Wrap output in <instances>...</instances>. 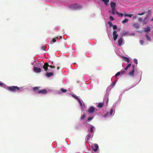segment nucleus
Returning a JSON list of instances; mask_svg holds the SVG:
<instances>
[{"mask_svg": "<svg viewBox=\"0 0 153 153\" xmlns=\"http://www.w3.org/2000/svg\"><path fill=\"white\" fill-rule=\"evenodd\" d=\"M57 69L58 70H59V67H58L57 68Z\"/></svg>", "mask_w": 153, "mask_h": 153, "instance_id": "nucleus-56", "label": "nucleus"}, {"mask_svg": "<svg viewBox=\"0 0 153 153\" xmlns=\"http://www.w3.org/2000/svg\"><path fill=\"white\" fill-rule=\"evenodd\" d=\"M49 65L48 63H45L43 66V68L45 71H47L48 70V67Z\"/></svg>", "mask_w": 153, "mask_h": 153, "instance_id": "nucleus-6", "label": "nucleus"}, {"mask_svg": "<svg viewBox=\"0 0 153 153\" xmlns=\"http://www.w3.org/2000/svg\"><path fill=\"white\" fill-rule=\"evenodd\" d=\"M145 36L146 37L147 40L149 41H151V39L150 37L149 36V35L147 34H145Z\"/></svg>", "mask_w": 153, "mask_h": 153, "instance_id": "nucleus-18", "label": "nucleus"}, {"mask_svg": "<svg viewBox=\"0 0 153 153\" xmlns=\"http://www.w3.org/2000/svg\"><path fill=\"white\" fill-rule=\"evenodd\" d=\"M108 99L107 100V102H108Z\"/></svg>", "mask_w": 153, "mask_h": 153, "instance_id": "nucleus-57", "label": "nucleus"}, {"mask_svg": "<svg viewBox=\"0 0 153 153\" xmlns=\"http://www.w3.org/2000/svg\"><path fill=\"white\" fill-rule=\"evenodd\" d=\"M115 85V82H113V83H112V85H111V86H113V87H114V85Z\"/></svg>", "mask_w": 153, "mask_h": 153, "instance_id": "nucleus-46", "label": "nucleus"}, {"mask_svg": "<svg viewBox=\"0 0 153 153\" xmlns=\"http://www.w3.org/2000/svg\"><path fill=\"white\" fill-rule=\"evenodd\" d=\"M133 68L132 69V70L131 72H130L129 73V76L134 77V65H132Z\"/></svg>", "mask_w": 153, "mask_h": 153, "instance_id": "nucleus-5", "label": "nucleus"}, {"mask_svg": "<svg viewBox=\"0 0 153 153\" xmlns=\"http://www.w3.org/2000/svg\"><path fill=\"white\" fill-rule=\"evenodd\" d=\"M116 13L118 15L119 14V13L117 11L116 12Z\"/></svg>", "mask_w": 153, "mask_h": 153, "instance_id": "nucleus-52", "label": "nucleus"}, {"mask_svg": "<svg viewBox=\"0 0 153 153\" xmlns=\"http://www.w3.org/2000/svg\"><path fill=\"white\" fill-rule=\"evenodd\" d=\"M148 13H151V11L150 10H149V11L147 12Z\"/></svg>", "mask_w": 153, "mask_h": 153, "instance_id": "nucleus-50", "label": "nucleus"}, {"mask_svg": "<svg viewBox=\"0 0 153 153\" xmlns=\"http://www.w3.org/2000/svg\"><path fill=\"white\" fill-rule=\"evenodd\" d=\"M113 109H110V116H111L113 113Z\"/></svg>", "mask_w": 153, "mask_h": 153, "instance_id": "nucleus-35", "label": "nucleus"}, {"mask_svg": "<svg viewBox=\"0 0 153 153\" xmlns=\"http://www.w3.org/2000/svg\"><path fill=\"white\" fill-rule=\"evenodd\" d=\"M94 129V128L93 126H92L90 128V131H89L90 132L92 133L93 132V129Z\"/></svg>", "mask_w": 153, "mask_h": 153, "instance_id": "nucleus-23", "label": "nucleus"}, {"mask_svg": "<svg viewBox=\"0 0 153 153\" xmlns=\"http://www.w3.org/2000/svg\"><path fill=\"white\" fill-rule=\"evenodd\" d=\"M49 67L51 68H55V67L54 66H52V65H49Z\"/></svg>", "mask_w": 153, "mask_h": 153, "instance_id": "nucleus-42", "label": "nucleus"}, {"mask_svg": "<svg viewBox=\"0 0 153 153\" xmlns=\"http://www.w3.org/2000/svg\"><path fill=\"white\" fill-rule=\"evenodd\" d=\"M104 104L103 103H98L97 107L98 108H101L103 106Z\"/></svg>", "mask_w": 153, "mask_h": 153, "instance_id": "nucleus-16", "label": "nucleus"}, {"mask_svg": "<svg viewBox=\"0 0 153 153\" xmlns=\"http://www.w3.org/2000/svg\"><path fill=\"white\" fill-rule=\"evenodd\" d=\"M108 23L109 25V27H111L113 26V24L111 22H108Z\"/></svg>", "mask_w": 153, "mask_h": 153, "instance_id": "nucleus-25", "label": "nucleus"}, {"mask_svg": "<svg viewBox=\"0 0 153 153\" xmlns=\"http://www.w3.org/2000/svg\"><path fill=\"white\" fill-rule=\"evenodd\" d=\"M133 15L132 14H127V16L131 17Z\"/></svg>", "mask_w": 153, "mask_h": 153, "instance_id": "nucleus-43", "label": "nucleus"}, {"mask_svg": "<svg viewBox=\"0 0 153 153\" xmlns=\"http://www.w3.org/2000/svg\"><path fill=\"white\" fill-rule=\"evenodd\" d=\"M119 16H121V17H122V16H123V14L122 13H119Z\"/></svg>", "mask_w": 153, "mask_h": 153, "instance_id": "nucleus-44", "label": "nucleus"}, {"mask_svg": "<svg viewBox=\"0 0 153 153\" xmlns=\"http://www.w3.org/2000/svg\"><path fill=\"white\" fill-rule=\"evenodd\" d=\"M123 42V39L122 38H120L118 41V45H119L120 46L122 45V44Z\"/></svg>", "mask_w": 153, "mask_h": 153, "instance_id": "nucleus-13", "label": "nucleus"}, {"mask_svg": "<svg viewBox=\"0 0 153 153\" xmlns=\"http://www.w3.org/2000/svg\"><path fill=\"white\" fill-rule=\"evenodd\" d=\"M123 59L124 61H126L128 63L129 62V59L128 58L126 57H124V56H123Z\"/></svg>", "mask_w": 153, "mask_h": 153, "instance_id": "nucleus-14", "label": "nucleus"}, {"mask_svg": "<svg viewBox=\"0 0 153 153\" xmlns=\"http://www.w3.org/2000/svg\"><path fill=\"white\" fill-rule=\"evenodd\" d=\"M137 16L136 15L134 16L133 17V19H135L137 18Z\"/></svg>", "mask_w": 153, "mask_h": 153, "instance_id": "nucleus-45", "label": "nucleus"}, {"mask_svg": "<svg viewBox=\"0 0 153 153\" xmlns=\"http://www.w3.org/2000/svg\"><path fill=\"white\" fill-rule=\"evenodd\" d=\"M113 29L114 30H116L117 29V27L116 25H114L113 26Z\"/></svg>", "mask_w": 153, "mask_h": 153, "instance_id": "nucleus-37", "label": "nucleus"}, {"mask_svg": "<svg viewBox=\"0 0 153 153\" xmlns=\"http://www.w3.org/2000/svg\"><path fill=\"white\" fill-rule=\"evenodd\" d=\"M131 64L130 63L128 64L127 67L125 68V70H127L128 69V68L131 66Z\"/></svg>", "mask_w": 153, "mask_h": 153, "instance_id": "nucleus-22", "label": "nucleus"}, {"mask_svg": "<svg viewBox=\"0 0 153 153\" xmlns=\"http://www.w3.org/2000/svg\"><path fill=\"white\" fill-rule=\"evenodd\" d=\"M72 96L76 100L78 98L76 96L74 95H72Z\"/></svg>", "mask_w": 153, "mask_h": 153, "instance_id": "nucleus-40", "label": "nucleus"}, {"mask_svg": "<svg viewBox=\"0 0 153 153\" xmlns=\"http://www.w3.org/2000/svg\"><path fill=\"white\" fill-rule=\"evenodd\" d=\"M146 13L145 12H143L141 13H139L138 14V15L139 16H142L144 14Z\"/></svg>", "mask_w": 153, "mask_h": 153, "instance_id": "nucleus-29", "label": "nucleus"}, {"mask_svg": "<svg viewBox=\"0 0 153 153\" xmlns=\"http://www.w3.org/2000/svg\"><path fill=\"white\" fill-rule=\"evenodd\" d=\"M151 21H153V17L151 19Z\"/></svg>", "mask_w": 153, "mask_h": 153, "instance_id": "nucleus-55", "label": "nucleus"}, {"mask_svg": "<svg viewBox=\"0 0 153 153\" xmlns=\"http://www.w3.org/2000/svg\"><path fill=\"white\" fill-rule=\"evenodd\" d=\"M113 39L115 41L116 40L118 36V35L117 34V31L116 30H114L113 32Z\"/></svg>", "mask_w": 153, "mask_h": 153, "instance_id": "nucleus-3", "label": "nucleus"}, {"mask_svg": "<svg viewBox=\"0 0 153 153\" xmlns=\"http://www.w3.org/2000/svg\"><path fill=\"white\" fill-rule=\"evenodd\" d=\"M91 137V135L90 134H88L86 136V138L87 140H89Z\"/></svg>", "mask_w": 153, "mask_h": 153, "instance_id": "nucleus-19", "label": "nucleus"}, {"mask_svg": "<svg viewBox=\"0 0 153 153\" xmlns=\"http://www.w3.org/2000/svg\"><path fill=\"white\" fill-rule=\"evenodd\" d=\"M111 7L112 8V9H115V7L116 5V4L113 2H111Z\"/></svg>", "mask_w": 153, "mask_h": 153, "instance_id": "nucleus-11", "label": "nucleus"}, {"mask_svg": "<svg viewBox=\"0 0 153 153\" xmlns=\"http://www.w3.org/2000/svg\"><path fill=\"white\" fill-rule=\"evenodd\" d=\"M109 113V112H107L106 114H104V116H104L105 117H107V115H108Z\"/></svg>", "mask_w": 153, "mask_h": 153, "instance_id": "nucleus-39", "label": "nucleus"}, {"mask_svg": "<svg viewBox=\"0 0 153 153\" xmlns=\"http://www.w3.org/2000/svg\"><path fill=\"white\" fill-rule=\"evenodd\" d=\"M71 7L73 8L76 9L79 8V7L78 6L77 4H73L71 5Z\"/></svg>", "mask_w": 153, "mask_h": 153, "instance_id": "nucleus-10", "label": "nucleus"}, {"mask_svg": "<svg viewBox=\"0 0 153 153\" xmlns=\"http://www.w3.org/2000/svg\"><path fill=\"white\" fill-rule=\"evenodd\" d=\"M128 21V19H125L124 20L122 21V23L123 24H124L127 22Z\"/></svg>", "mask_w": 153, "mask_h": 153, "instance_id": "nucleus-20", "label": "nucleus"}, {"mask_svg": "<svg viewBox=\"0 0 153 153\" xmlns=\"http://www.w3.org/2000/svg\"><path fill=\"white\" fill-rule=\"evenodd\" d=\"M133 26L137 29L139 27V25L137 23H134L133 24Z\"/></svg>", "mask_w": 153, "mask_h": 153, "instance_id": "nucleus-17", "label": "nucleus"}, {"mask_svg": "<svg viewBox=\"0 0 153 153\" xmlns=\"http://www.w3.org/2000/svg\"><path fill=\"white\" fill-rule=\"evenodd\" d=\"M58 39V37H56L55 38H54L53 39H52V42H56V39Z\"/></svg>", "mask_w": 153, "mask_h": 153, "instance_id": "nucleus-24", "label": "nucleus"}, {"mask_svg": "<svg viewBox=\"0 0 153 153\" xmlns=\"http://www.w3.org/2000/svg\"><path fill=\"white\" fill-rule=\"evenodd\" d=\"M79 104H80V106H82V102H81H81H79Z\"/></svg>", "mask_w": 153, "mask_h": 153, "instance_id": "nucleus-47", "label": "nucleus"}, {"mask_svg": "<svg viewBox=\"0 0 153 153\" xmlns=\"http://www.w3.org/2000/svg\"><path fill=\"white\" fill-rule=\"evenodd\" d=\"M91 148L93 149V150L94 152H96L98 150L99 146L97 144H94V146H91Z\"/></svg>", "mask_w": 153, "mask_h": 153, "instance_id": "nucleus-2", "label": "nucleus"}, {"mask_svg": "<svg viewBox=\"0 0 153 153\" xmlns=\"http://www.w3.org/2000/svg\"><path fill=\"white\" fill-rule=\"evenodd\" d=\"M142 20H143V19H142V18L141 17H140L138 19V20L139 22H141L142 21Z\"/></svg>", "mask_w": 153, "mask_h": 153, "instance_id": "nucleus-38", "label": "nucleus"}, {"mask_svg": "<svg viewBox=\"0 0 153 153\" xmlns=\"http://www.w3.org/2000/svg\"><path fill=\"white\" fill-rule=\"evenodd\" d=\"M140 42L141 45H143L144 43V42L143 40H141L140 41Z\"/></svg>", "mask_w": 153, "mask_h": 153, "instance_id": "nucleus-32", "label": "nucleus"}, {"mask_svg": "<svg viewBox=\"0 0 153 153\" xmlns=\"http://www.w3.org/2000/svg\"><path fill=\"white\" fill-rule=\"evenodd\" d=\"M40 87H34L33 88V91H35L36 93H37V92H38V91L39 90V89Z\"/></svg>", "mask_w": 153, "mask_h": 153, "instance_id": "nucleus-12", "label": "nucleus"}, {"mask_svg": "<svg viewBox=\"0 0 153 153\" xmlns=\"http://www.w3.org/2000/svg\"><path fill=\"white\" fill-rule=\"evenodd\" d=\"M120 72H117V74H115V77H117V76H118L120 74Z\"/></svg>", "mask_w": 153, "mask_h": 153, "instance_id": "nucleus-31", "label": "nucleus"}, {"mask_svg": "<svg viewBox=\"0 0 153 153\" xmlns=\"http://www.w3.org/2000/svg\"><path fill=\"white\" fill-rule=\"evenodd\" d=\"M46 48V46H42L41 47V49L42 50L45 51V49Z\"/></svg>", "mask_w": 153, "mask_h": 153, "instance_id": "nucleus-30", "label": "nucleus"}, {"mask_svg": "<svg viewBox=\"0 0 153 153\" xmlns=\"http://www.w3.org/2000/svg\"><path fill=\"white\" fill-rule=\"evenodd\" d=\"M85 117V114H83L81 117V120H83Z\"/></svg>", "mask_w": 153, "mask_h": 153, "instance_id": "nucleus-26", "label": "nucleus"}, {"mask_svg": "<svg viewBox=\"0 0 153 153\" xmlns=\"http://www.w3.org/2000/svg\"><path fill=\"white\" fill-rule=\"evenodd\" d=\"M34 71L36 72V73H40L41 72V69L37 67H34Z\"/></svg>", "mask_w": 153, "mask_h": 153, "instance_id": "nucleus-8", "label": "nucleus"}, {"mask_svg": "<svg viewBox=\"0 0 153 153\" xmlns=\"http://www.w3.org/2000/svg\"><path fill=\"white\" fill-rule=\"evenodd\" d=\"M47 93V91L45 89H43L40 90H39L37 92V94H46Z\"/></svg>", "mask_w": 153, "mask_h": 153, "instance_id": "nucleus-4", "label": "nucleus"}, {"mask_svg": "<svg viewBox=\"0 0 153 153\" xmlns=\"http://www.w3.org/2000/svg\"><path fill=\"white\" fill-rule=\"evenodd\" d=\"M134 61L136 65L137 64V60L136 59H134Z\"/></svg>", "mask_w": 153, "mask_h": 153, "instance_id": "nucleus-34", "label": "nucleus"}, {"mask_svg": "<svg viewBox=\"0 0 153 153\" xmlns=\"http://www.w3.org/2000/svg\"><path fill=\"white\" fill-rule=\"evenodd\" d=\"M7 89L11 92H16L20 91L19 88L17 86H12L7 87Z\"/></svg>", "mask_w": 153, "mask_h": 153, "instance_id": "nucleus-1", "label": "nucleus"}, {"mask_svg": "<svg viewBox=\"0 0 153 153\" xmlns=\"http://www.w3.org/2000/svg\"><path fill=\"white\" fill-rule=\"evenodd\" d=\"M95 110V108L93 107H91L89 108L88 111L90 113H92L94 112Z\"/></svg>", "mask_w": 153, "mask_h": 153, "instance_id": "nucleus-7", "label": "nucleus"}, {"mask_svg": "<svg viewBox=\"0 0 153 153\" xmlns=\"http://www.w3.org/2000/svg\"><path fill=\"white\" fill-rule=\"evenodd\" d=\"M127 16V14H124V16L126 17V16Z\"/></svg>", "mask_w": 153, "mask_h": 153, "instance_id": "nucleus-51", "label": "nucleus"}, {"mask_svg": "<svg viewBox=\"0 0 153 153\" xmlns=\"http://www.w3.org/2000/svg\"><path fill=\"white\" fill-rule=\"evenodd\" d=\"M120 73L122 74H125L126 72V71H125V70H122L120 71Z\"/></svg>", "mask_w": 153, "mask_h": 153, "instance_id": "nucleus-33", "label": "nucleus"}, {"mask_svg": "<svg viewBox=\"0 0 153 153\" xmlns=\"http://www.w3.org/2000/svg\"><path fill=\"white\" fill-rule=\"evenodd\" d=\"M54 74L52 72H47L46 73L45 75L48 77L53 76Z\"/></svg>", "mask_w": 153, "mask_h": 153, "instance_id": "nucleus-9", "label": "nucleus"}, {"mask_svg": "<svg viewBox=\"0 0 153 153\" xmlns=\"http://www.w3.org/2000/svg\"><path fill=\"white\" fill-rule=\"evenodd\" d=\"M77 100L79 102H81V100H80L79 98H78Z\"/></svg>", "mask_w": 153, "mask_h": 153, "instance_id": "nucleus-48", "label": "nucleus"}, {"mask_svg": "<svg viewBox=\"0 0 153 153\" xmlns=\"http://www.w3.org/2000/svg\"><path fill=\"white\" fill-rule=\"evenodd\" d=\"M102 1H103L105 4H106L109 2V0H102Z\"/></svg>", "mask_w": 153, "mask_h": 153, "instance_id": "nucleus-21", "label": "nucleus"}, {"mask_svg": "<svg viewBox=\"0 0 153 153\" xmlns=\"http://www.w3.org/2000/svg\"><path fill=\"white\" fill-rule=\"evenodd\" d=\"M147 17H146L144 18V20H146L147 19Z\"/></svg>", "mask_w": 153, "mask_h": 153, "instance_id": "nucleus-54", "label": "nucleus"}, {"mask_svg": "<svg viewBox=\"0 0 153 153\" xmlns=\"http://www.w3.org/2000/svg\"><path fill=\"white\" fill-rule=\"evenodd\" d=\"M150 30V27L149 26H148L144 29V31L145 32H148Z\"/></svg>", "mask_w": 153, "mask_h": 153, "instance_id": "nucleus-15", "label": "nucleus"}, {"mask_svg": "<svg viewBox=\"0 0 153 153\" xmlns=\"http://www.w3.org/2000/svg\"><path fill=\"white\" fill-rule=\"evenodd\" d=\"M109 19H110L111 21H112L114 20V18L112 16H110L109 17Z\"/></svg>", "mask_w": 153, "mask_h": 153, "instance_id": "nucleus-36", "label": "nucleus"}, {"mask_svg": "<svg viewBox=\"0 0 153 153\" xmlns=\"http://www.w3.org/2000/svg\"><path fill=\"white\" fill-rule=\"evenodd\" d=\"M112 9V12H111V14L112 15H114L115 13V9L114 8V9Z\"/></svg>", "mask_w": 153, "mask_h": 153, "instance_id": "nucleus-28", "label": "nucleus"}, {"mask_svg": "<svg viewBox=\"0 0 153 153\" xmlns=\"http://www.w3.org/2000/svg\"><path fill=\"white\" fill-rule=\"evenodd\" d=\"M143 24V25H145L146 24V22H145L144 21V20Z\"/></svg>", "mask_w": 153, "mask_h": 153, "instance_id": "nucleus-49", "label": "nucleus"}, {"mask_svg": "<svg viewBox=\"0 0 153 153\" xmlns=\"http://www.w3.org/2000/svg\"><path fill=\"white\" fill-rule=\"evenodd\" d=\"M61 91L63 92H65L67 91V90L63 88H62L61 89Z\"/></svg>", "mask_w": 153, "mask_h": 153, "instance_id": "nucleus-27", "label": "nucleus"}, {"mask_svg": "<svg viewBox=\"0 0 153 153\" xmlns=\"http://www.w3.org/2000/svg\"><path fill=\"white\" fill-rule=\"evenodd\" d=\"M93 118V117H89V118L88 119V121H91V120H92Z\"/></svg>", "mask_w": 153, "mask_h": 153, "instance_id": "nucleus-41", "label": "nucleus"}, {"mask_svg": "<svg viewBox=\"0 0 153 153\" xmlns=\"http://www.w3.org/2000/svg\"><path fill=\"white\" fill-rule=\"evenodd\" d=\"M3 85V84L2 83L0 82V85L2 86Z\"/></svg>", "mask_w": 153, "mask_h": 153, "instance_id": "nucleus-53", "label": "nucleus"}]
</instances>
